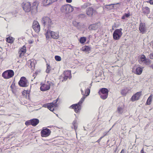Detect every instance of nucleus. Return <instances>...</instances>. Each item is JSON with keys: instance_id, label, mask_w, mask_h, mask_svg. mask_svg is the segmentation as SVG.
Instances as JSON below:
<instances>
[{"instance_id": "nucleus-1", "label": "nucleus", "mask_w": 153, "mask_h": 153, "mask_svg": "<svg viewBox=\"0 0 153 153\" xmlns=\"http://www.w3.org/2000/svg\"><path fill=\"white\" fill-rule=\"evenodd\" d=\"M38 4L37 2L35 1L32 5L30 2H23L22 4V6L23 10L26 12L31 11L32 14H34L37 12V7Z\"/></svg>"}, {"instance_id": "nucleus-2", "label": "nucleus", "mask_w": 153, "mask_h": 153, "mask_svg": "<svg viewBox=\"0 0 153 153\" xmlns=\"http://www.w3.org/2000/svg\"><path fill=\"white\" fill-rule=\"evenodd\" d=\"M41 22L44 28H47L48 29H51L53 23L51 19L48 17L45 16L42 17Z\"/></svg>"}, {"instance_id": "nucleus-3", "label": "nucleus", "mask_w": 153, "mask_h": 153, "mask_svg": "<svg viewBox=\"0 0 153 153\" xmlns=\"http://www.w3.org/2000/svg\"><path fill=\"white\" fill-rule=\"evenodd\" d=\"M50 34L51 38L54 39H57L59 37V33L51 31L50 29H48L45 34L47 39H48L50 38Z\"/></svg>"}, {"instance_id": "nucleus-4", "label": "nucleus", "mask_w": 153, "mask_h": 153, "mask_svg": "<svg viewBox=\"0 0 153 153\" xmlns=\"http://www.w3.org/2000/svg\"><path fill=\"white\" fill-rule=\"evenodd\" d=\"M85 98V97L83 96L78 103L72 105L70 106V108L74 109L76 113H78L81 109V104L84 101Z\"/></svg>"}, {"instance_id": "nucleus-5", "label": "nucleus", "mask_w": 153, "mask_h": 153, "mask_svg": "<svg viewBox=\"0 0 153 153\" xmlns=\"http://www.w3.org/2000/svg\"><path fill=\"white\" fill-rule=\"evenodd\" d=\"M108 92L109 91L107 88H102L99 90L98 93L101 98L104 100L108 97Z\"/></svg>"}, {"instance_id": "nucleus-6", "label": "nucleus", "mask_w": 153, "mask_h": 153, "mask_svg": "<svg viewBox=\"0 0 153 153\" xmlns=\"http://www.w3.org/2000/svg\"><path fill=\"white\" fill-rule=\"evenodd\" d=\"M74 8H76V7L69 4H67L62 6L61 8V10L62 12L67 13L73 12Z\"/></svg>"}, {"instance_id": "nucleus-7", "label": "nucleus", "mask_w": 153, "mask_h": 153, "mask_svg": "<svg viewBox=\"0 0 153 153\" xmlns=\"http://www.w3.org/2000/svg\"><path fill=\"white\" fill-rule=\"evenodd\" d=\"M122 28L116 29L113 33V39L115 40H118L121 37L123 33L122 32Z\"/></svg>"}, {"instance_id": "nucleus-8", "label": "nucleus", "mask_w": 153, "mask_h": 153, "mask_svg": "<svg viewBox=\"0 0 153 153\" xmlns=\"http://www.w3.org/2000/svg\"><path fill=\"white\" fill-rule=\"evenodd\" d=\"M18 84L21 87H26L29 85V82L25 77L22 76L19 81Z\"/></svg>"}, {"instance_id": "nucleus-9", "label": "nucleus", "mask_w": 153, "mask_h": 153, "mask_svg": "<svg viewBox=\"0 0 153 153\" xmlns=\"http://www.w3.org/2000/svg\"><path fill=\"white\" fill-rule=\"evenodd\" d=\"M14 74L13 70H9L4 72L2 74V76L5 79H9L13 76Z\"/></svg>"}, {"instance_id": "nucleus-10", "label": "nucleus", "mask_w": 153, "mask_h": 153, "mask_svg": "<svg viewBox=\"0 0 153 153\" xmlns=\"http://www.w3.org/2000/svg\"><path fill=\"white\" fill-rule=\"evenodd\" d=\"M140 60H139V63L141 64L142 63L146 65H149L151 64V60L149 59H146L145 56L143 54L141 55L140 58Z\"/></svg>"}, {"instance_id": "nucleus-11", "label": "nucleus", "mask_w": 153, "mask_h": 153, "mask_svg": "<svg viewBox=\"0 0 153 153\" xmlns=\"http://www.w3.org/2000/svg\"><path fill=\"white\" fill-rule=\"evenodd\" d=\"M50 130L47 128H43L41 132V136L42 137H46L49 136L51 133Z\"/></svg>"}, {"instance_id": "nucleus-12", "label": "nucleus", "mask_w": 153, "mask_h": 153, "mask_svg": "<svg viewBox=\"0 0 153 153\" xmlns=\"http://www.w3.org/2000/svg\"><path fill=\"white\" fill-rule=\"evenodd\" d=\"M139 30L140 32L142 34L146 32V24L144 23L140 22L139 26Z\"/></svg>"}, {"instance_id": "nucleus-13", "label": "nucleus", "mask_w": 153, "mask_h": 153, "mask_svg": "<svg viewBox=\"0 0 153 153\" xmlns=\"http://www.w3.org/2000/svg\"><path fill=\"white\" fill-rule=\"evenodd\" d=\"M141 94V92H139L134 94L131 97V99L132 101H134L139 100Z\"/></svg>"}, {"instance_id": "nucleus-14", "label": "nucleus", "mask_w": 153, "mask_h": 153, "mask_svg": "<svg viewBox=\"0 0 153 153\" xmlns=\"http://www.w3.org/2000/svg\"><path fill=\"white\" fill-rule=\"evenodd\" d=\"M43 106L45 108H47L51 111H53L54 110V105L53 103H48L47 104L43 105Z\"/></svg>"}, {"instance_id": "nucleus-15", "label": "nucleus", "mask_w": 153, "mask_h": 153, "mask_svg": "<svg viewBox=\"0 0 153 153\" xmlns=\"http://www.w3.org/2000/svg\"><path fill=\"white\" fill-rule=\"evenodd\" d=\"M50 88V84H43L40 88V90L42 91H45L49 90Z\"/></svg>"}, {"instance_id": "nucleus-16", "label": "nucleus", "mask_w": 153, "mask_h": 153, "mask_svg": "<svg viewBox=\"0 0 153 153\" xmlns=\"http://www.w3.org/2000/svg\"><path fill=\"white\" fill-rule=\"evenodd\" d=\"M94 11L95 10L92 7H88L86 10V14L89 16H91Z\"/></svg>"}, {"instance_id": "nucleus-17", "label": "nucleus", "mask_w": 153, "mask_h": 153, "mask_svg": "<svg viewBox=\"0 0 153 153\" xmlns=\"http://www.w3.org/2000/svg\"><path fill=\"white\" fill-rule=\"evenodd\" d=\"M57 1V0H44L43 3L44 5H49Z\"/></svg>"}, {"instance_id": "nucleus-18", "label": "nucleus", "mask_w": 153, "mask_h": 153, "mask_svg": "<svg viewBox=\"0 0 153 153\" xmlns=\"http://www.w3.org/2000/svg\"><path fill=\"white\" fill-rule=\"evenodd\" d=\"M31 121V125L33 126H36L39 123V120L36 118H34L30 120Z\"/></svg>"}, {"instance_id": "nucleus-19", "label": "nucleus", "mask_w": 153, "mask_h": 153, "mask_svg": "<svg viewBox=\"0 0 153 153\" xmlns=\"http://www.w3.org/2000/svg\"><path fill=\"white\" fill-rule=\"evenodd\" d=\"M142 10L143 13L146 15H148L150 12V9L147 7H143Z\"/></svg>"}, {"instance_id": "nucleus-20", "label": "nucleus", "mask_w": 153, "mask_h": 153, "mask_svg": "<svg viewBox=\"0 0 153 153\" xmlns=\"http://www.w3.org/2000/svg\"><path fill=\"white\" fill-rule=\"evenodd\" d=\"M99 26L98 24H94L92 25H90L89 27L88 28L89 30H96L98 27Z\"/></svg>"}, {"instance_id": "nucleus-21", "label": "nucleus", "mask_w": 153, "mask_h": 153, "mask_svg": "<svg viewBox=\"0 0 153 153\" xmlns=\"http://www.w3.org/2000/svg\"><path fill=\"white\" fill-rule=\"evenodd\" d=\"M119 3H118L116 4H106L105 5V7L108 10H110L114 8V5L115 4H119Z\"/></svg>"}, {"instance_id": "nucleus-22", "label": "nucleus", "mask_w": 153, "mask_h": 153, "mask_svg": "<svg viewBox=\"0 0 153 153\" xmlns=\"http://www.w3.org/2000/svg\"><path fill=\"white\" fill-rule=\"evenodd\" d=\"M64 76H65L68 77L69 79H70L71 78V73L70 71H67L64 72Z\"/></svg>"}, {"instance_id": "nucleus-23", "label": "nucleus", "mask_w": 153, "mask_h": 153, "mask_svg": "<svg viewBox=\"0 0 153 153\" xmlns=\"http://www.w3.org/2000/svg\"><path fill=\"white\" fill-rule=\"evenodd\" d=\"M32 28L36 32L38 33L40 30V27L39 25L36 26L32 25Z\"/></svg>"}, {"instance_id": "nucleus-24", "label": "nucleus", "mask_w": 153, "mask_h": 153, "mask_svg": "<svg viewBox=\"0 0 153 153\" xmlns=\"http://www.w3.org/2000/svg\"><path fill=\"white\" fill-rule=\"evenodd\" d=\"M143 69L142 68L140 67H138L136 69V74L138 75H140L142 73Z\"/></svg>"}, {"instance_id": "nucleus-25", "label": "nucleus", "mask_w": 153, "mask_h": 153, "mask_svg": "<svg viewBox=\"0 0 153 153\" xmlns=\"http://www.w3.org/2000/svg\"><path fill=\"white\" fill-rule=\"evenodd\" d=\"M14 40V39L12 37H8L6 38V41L7 42L10 43H13Z\"/></svg>"}, {"instance_id": "nucleus-26", "label": "nucleus", "mask_w": 153, "mask_h": 153, "mask_svg": "<svg viewBox=\"0 0 153 153\" xmlns=\"http://www.w3.org/2000/svg\"><path fill=\"white\" fill-rule=\"evenodd\" d=\"M82 48V50L85 52H89L91 50V47L88 46H85Z\"/></svg>"}, {"instance_id": "nucleus-27", "label": "nucleus", "mask_w": 153, "mask_h": 153, "mask_svg": "<svg viewBox=\"0 0 153 153\" xmlns=\"http://www.w3.org/2000/svg\"><path fill=\"white\" fill-rule=\"evenodd\" d=\"M152 94H151L150 96L148 98V99L146 103L148 105H150L152 102Z\"/></svg>"}, {"instance_id": "nucleus-28", "label": "nucleus", "mask_w": 153, "mask_h": 153, "mask_svg": "<svg viewBox=\"0 0 153 153\" xmlns=\"http://www.w3.org/2000/svg\"><path fill=\"white\" fill-rule=\"evenodd\" d=\"M128 90L126 88H124L121 91L122 94L124 96H125L128 93Z\"/></svg>"}, {"instance_id": "nucleus-29", "label": "nucleus", "mask_w": 153, "mask_h": 153, "mask_svg": "<svg viewBox=\"0 0 153 153\" xmlns=\"http://www.w3.org/2000/svg\"><path fill=\"white\" fill-rule=\"evenodd\" d=\"M72 125L73 126L74 128L76 131V130L77 128V121L74 120L72 123Z\"/></svg>"}, {"instance_id": "nucleus-30", "label": "nucleus", "mask_w": 153, "mask_h": 153, "mask_svg": "<svg viewBox=\"0 0 153 153\" xmlns=\"http://www.w3.org/2000/svg\"><path fill=\"white\" fill-rule=\"evenodd\" d=\"M86 38L85 37H82L80 38L79 39V42L81 44L84 43L86 41Z\"/></svg>"}, {"instance_id": "nucleus-31", "label": "nucleus", "mask_w": 153, "mask_h": 153, "mask_svg": "<svg viewBox=\"0 0 153 153\" xmlns=\"http://www.w3.org/2000/svg\"><path fill=\"white\" fill-rule=\"evenodd\" d=\"M91 86L89 87V88H87L86 89L85 91V96H88L90 93Z\"/></svg>"}, {"instance_id": "nucleus-32", "label": "nucleus", "mask_w": 153, "mask_h": 153, "mask_svg": "<svg viewBox=\"0 0 153 153\" xmlns=\"http://www.w3.org/2000/svg\"><path fill=\"white\" fill-rule=\"evenodd\" d=\"M117 111L120 114H122L123 111V109L121 107H119L117 108Z\"/></svg>"}, {"instance_id": "nucleus-33", "label": "nucleus", "mask_w": 153, "mask_h": 153, "mask_svg": "<svg viewBox=\"0 0 153 153\" xmlns=\"http://www.w3.org/2000/svg\"><path fill=\"white\" fill-rule=\"evenodd\" d=\"M91 4L89 3L84 4L82 6V8H85L87 7H90Z\"/></svg>"}, {"instance_id": "nucleus-34", "label": "nucleus", "mask_w": 153, "mask_h": 153, "mask_svg": "<svg viewBox=\"0 0 153 153\" xmlns=\"http://www.w3.org/2000/svg\"><path fill=\"white\" fill-rule=\"evenodd\" d=\"M47 65V69L46 70V73H48L50 72V71L51 70V67L50 65L48 64H46Z\"/></svg>"}, {"instance_id": "nucleus-35", "label": "nucleus", "mask_w": 153, "mask_h": 153, "mask_svg": "<svg viewBox=\"0 0 153 153\" xmlns=\"http://www.w3.org/2000/svg\"><path fill=\"white\" fill-rule=\"evenodd\" d=\"M26 51V48L25 46H24L22 48L20 49L19 51L23 53H25Z\"/></svg>"}, {"instance_id": "nucleus-36", "label": "nucleus", "mask_w": 153, "mask_h": 153, "mask_svg": "<svg viewBox=\"0 0 153 153\" xmlns=\"http://www.w3.org/2000/svg\"><path fill=\"white\" fill-rule=\"evenodd\" d=\"M55 59L57 61H60L61 60V57L57 55L55 56Z\"/></svg>"}, {"instance_id": "nucleus-37", "label": "nucleus", "mask_w": 153, "mask_h": 153, "mask_svg": "<svg viewBox=\"0 0 153 153\" xmlns=\"http://www.w3.org/2000/svg\"><path fill=\"white\" fill-rule=\"evenodd\" d=\"M59 99L58 98L56 100L53 101V102H52L53 103V104L54 105V107H57V105L56 104V103L58 101Z\"/></svg>"}, {"instance_id": "nucleus-38", "label": "nucleus", "mask_w": 153, "mask_h": 153, "mask_svg": "<svg viewBox=\"0 0 153 153\" xmlns=\"http://www.w3.org/2000/svg\"><path fill=\"white\" fill-rule=\"evenodd\" d=\"M25 124L26 126L31 125V121H30V120L26 121L25 122Z\"/></svg>"}, {"instance_id": "nucleus-39", "label": "nucleus", "mask_w": 153, "mask_h": 153, "mask_svg": "<svg viewBox=\"0 0 153 153\" xmlns=\"http://www.w3.org/2000/svg\"><path fill=\"white\" fill-rule=\"evenodd\" d=\"M79 22H73L74 25L76 27H77L78 25H79Z\"/></svg>"}, {"instance_id": "nucleus-40", "label": "nucleus", "mask_w": 153, "mask_h": 153, "mask_svg": "<svg viewBox=\"0 0 153 153\" xmlns=\"http://www.w3.org/2000/svg\"><path fill=\"white\" fill-rule=\"evenodd\" d=\"M107 134V133H106L104 135V136H102L101 137L100 139H99L97 141V142L98 143H99L100 142V141L102 139V138H103L105 136H106V135Z\"/></svg>"}, {"instance_id": "nucleus-41", "label": "nucleus", "mask_w": 153, "mask_h": 153, "mask_svg": "<svg viewBox=\"0 0 153 153\" xmlns=\"http://www.w3.org/2000/svg\"><path fill=\"white\" fill-rule=\"evenodd\" d=\"M39 24L38 22L37 21H34L33 22V25L36 26L38 25H39Z\"/></svg>"}, {"instance_id": "nucleus-42", "label": "nucleus", "mask_w": 153, "mask_h": 153, "mask_svg": "<svg viewBox=\"0 0 153 153\" xmlns=\"http://www.w3.org/2000/svg\"><path fill=\"white\" fill-rule=\"evenodd\" d=\"M124 15L126 18H128L130 16V13H125Z\"/></svg>"}, {"instance_id": "nucleus-43", "label": "nucleus", "mask_w": 153, "mask_h": 153, "mask_svg": "<svg viewBox=\"0 0 153 153\" xmlns=\"http://www.w3.org/2000/svg\"><path fill=\"white\" fill-rule=\"evenodd\" d=\"M149 56L150 59H153V53H151Z\"/></svg>"}, {"instance_id": "nucleus-44", "label": "nucleus", "mask_w": 153, "mask_h": 153, "mask_svg": "<svg viewBox=\"0 0 153 153\" xmlns=\"http://www.w3.org/2000/svg\"><path fill=\"white\" fill-rule=\"evenodd\" d=\"M30 65L31 67H34L35 66L34 63L31 61L30 62Z\"/></svg>"}, {"instance_id": "nucleus-45", "label": "nucleus", "mask_w": 153, "mask_h": 153, "mask_svg": "<svg viewBox=\"0 0 153 153\" xmlns=\"http://www.w3.org/2000/svg\"><path fill=\"white\" fill-rule=\"evenodd\" d=\"M68 77L67 76H64L63 77V79L62 80V81H66L68 79Z\"/></svg>"}, {"instance_id": "nucleus-46", "label": "nucleus", "mask_w": 153, "mask_h": 153, "mask_svg": "<svg viewBox=\"0 0 153 153\" xmlns=\"http://www.w3.org/2000/svg\"><path fill=\"white\" fill-rule=\"evenodd\" d=\"M81 93H82V94L83 95V96H84L85 95V93H84L83 91L82 90V89L81 88Z\"/></svg>"}, {"instance_id": "nucleus-47", "label": "nucleus", "mask_w": 153, "mask_h": 153, "mask_svg": "<svg viewBox=\"0 0 153 153\" xmlns=\"http://www.w3.org/2000/svg\"><path fill=\"white\" fill-rule=\"evenodd\" d=\"M22 52H20V51L19 52V56L20 57H21L22 56Z\"/></svg>"}, {"instance_id": "nucleus-48", "label": "nucleus", "mask_w": 153, "mask_h": 153, "mask_svg": "<svg viewBox=\"0 0 153 153\" xmlns=\"http://www.w3.org/2000/svg\"><path fill=\"white\" fill-rule=\"evenodd\" d=\"M66 2L70 3L72 1V0H66Z\"/></svg>"}, {"instance_id": "nucleus-49", "label": "nucleus", "mask_w": 153, "mask_h": 153, "mask_svg": "<svg viewBox=\"0 0 153 153\" xmlns=\"http://www.w3.org/2000/svg\"><path fill=\"white\" fill-rule=\"evenodd\" d=\"M152 15H151L149 16V17H148V18L150 19H153V18L152 17Z\"/></svg>"}, {"instance_id": "nucleus-50", "label": "nucleus", "mask_w": 153, "mask_h": 153, "mask_svg": "<svg viewBox=\"0 0 153 153\" xmlns=\"http://www.w3.org/2000/svg\"><path fill=\"white\" fill-rule=\"evenodd\" d=\"M149 3L151 4H153V0H150Z\"/></svg>"}, {"instance_id": "nucleus-51", "label": "nucleus", "mask_w": 153, "mask_h": 153, "mask_svg": "<svg viewBox=\"0 0 153 153\" xmlns=\"http://www.w3.org/2000/svg\"><path fill=\"white\" fill-rule=\"evenodd\" d=\"M28 42H29V43L30 44L33 43V41L31 40H29Z\"/></svg>"}, {"instance_id": "nucleus-52", "label": "nucleus", "mask_w": 153, "mask_h": 153, "mask_svg": "<svg viewBox=\"0 0 153 153\" xmlns=\"http://www.w3.org/2000/svg\"><path fill=\"white\" fill-rule=\"evenodd\" d=\"M140 153H146L144 152L143 148V149L141 150Z\"/></svg>"}, {"instance_id": "nucleus-53", "label": "nucleus", "mask_w": 153, "mask_h": 153, "mask_svg": "<svg viewBox=\"0 0 153 153\" xmlns=\"http://www.w3.org/2000/svg\"><path fill=\"white\" fill-rule=\"evenodd\" d=\"M125 16H124V15H123L122 17V18H121V19H125Z\"/></svg>"}, {"instance_id": "nucleus-54", "label": "nucleus", "mask_w": 153, "mask_h": 153, "mask_svg": "<svg viewBox=\"0 0 153 153\" xmlns=\"http://www.w3.org/2000/svg\"><path fill=\"white\" fill-rule=\"evenodd\" d=\"M124 152V149H122V150H121V151L120 152V153H123Z\"/></svg>"}, {"instance_id": "nucleus-55", "label": "nucleus", "mask_w": 153, "mask_h": 153, "mask_svg": "<svg viewBox=\"0 0 153 153\" xmlns=\"http://www.w3.org/2000/svg\"><path fill=\"white\" fill-rule=\"evenodd\" d=\"M81 16H85V14H80Z\"/></svg>"}, {"instance_id": "nucleus-56", "label": "nucleus", "mask_w": 153, "mask_h": 153, "mask_svg": "<svg viewBox=\"0 0 153 153\" xmlns=\"http://www.w3.org/2000/svg\"><path fill=\"white\" fill-rule=\"evenodd\" d=\"M150 67H151V68H152V69H153V65H151V66H150Z\"/></svg>"}, {"instance_id": "nucleus-57", "label": "nucleus", "mask_w": 153, "mask_h": 153, "mask_svg": "<svg viewBox=\"0 0 153 153\" xmlns=\"http://www.w3.org/2000/svg\"><path fill=\"white\" fill-rule=\"evenodd\" d=\"M150 2V0H149V1H147V3H149Z\"/></svg>"}, {"instance_id": "nucleus-58", "label": "nucleus", "mask_w": 153, "mask_h": 153, "mask_svg": "<svg viewBox=\"0 0 153 153\" xmlns=\"http://www.w3.org/2000/svg\"><path fill=\"white\" fill-rule=\"evenodd\" d=\"M12 84L11 85V86H10V88H11V89H13V87H12Z\"/></svg>"}, {"instance_id": "nucleus-59", "label": "nucleus", "mask_w": 153, "mask_h": 153, "mask_svg": "<svg viewBox=\"0 0 153 153\" xmlns=\"http://www.w3.org/2000/svg\"><path fill=\"white\" fill-rule=\"evenodd\" d=\"M37 72H35V74H37Z\"/></svg>"}, {"instance_id": "nucleus-60", "label": "nucleus", "mask_w": 153, "mask_h": 153, "mask_svg": "<svg viewBox=\"0 0 153 153\" xmlns=\"http://www.w3.org/2000/svg\"><path fill=\"white\" fill-rule=\"evenodd\" d=\"M109 141V140H108V141H107V143H108V142Z\"/></svg>"}, {"instance_id": "nucleus-61", "label": "nucleus", "mask_w": 153, "mask_h": 153, "mask_svg": "<svg viewBox=\"0 0 153 153\" xmlns=\"http://www.w3.org/2000/svg\"><path fill=\"white\" fill-rule=\"evenodd\" d=\"M91 84H92V83H91V84H90V85H91Z\"/></svg>"}, {"instance_id": "nucleus-62", "label": "nucleus", "mask_w": 153, "mask_h": 153, "mask_svg": "<svg viewBox=\"0 0 153 153\" xmlns=\"http://www.w3.org/2000/svg\"><path fill=\"white\" fill-rule=\"evenodd\" d=\"M31 85H30V88H31Z\"/></svg>"}, {"instance_id": "nucleus-63", "label": "nucleus", "mask_w": 153, "mask_h": 153, "mask_svg": "<svg viewBox=\"0 0 153 153\" xmlns=\"http://www.w3.org/2000/svg\"><path fill=\"white\" fill-rule=\"evenodd\" d=\"M151 43H152V44H153V43H152V42H151Z\"/></svg>"}]
</instances>
